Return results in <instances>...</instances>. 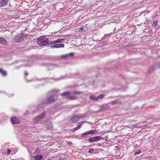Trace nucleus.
<instances>
[{
	"mask_svg": "<svg viewBox=\"0 0 160 160\" xmlns=\"http://www.w3.org/2000/svg\"><path fill=\"white\" fill-rule=\"evenodd\" d=\"M67 98L70 100H74L76 99V97L73 96H70L69 95L67 97Z\"/></svg>",
	"mask_w": 160,
	"mask_h": 160,
	"instance_id": "6ab92c4d",
	"label": "nucleus"
},
{
	"mask_svg": "<svg viewBox=\"0 0 160 160\" xmlns=\"http://www.w3.org/2000/svg\"><path fill=\"white\" fill-rule=\"evenodd\" d=\"M25 75L26 76H27L28 75V73L27 72H25Z\"/></svg>",
	"mask_w": 160,
	"mask_h": 160,
	"instance_id": "2f4dec72",
	"label": "nucleus"
},
{
	"mask_svg": "<svg viewBox=\"0 0 160 160\" xmlns=\"http://www.w3.org/2000/svg\"><path fill=\"white\" fill-rule=\"evenodd\" d=\"M11 121L13 124H18L20 122L18 119L15 117H12L11 118Z\"/></svg>",
	"mask_w": 160,
	"mask_h": 160,
	"instance_id": "0eeeda50",
	"label": "nucleus"
},
{
	"mask_svg": "<svg viewBox=\"0 0 160 160\" xmlns=\"http://www.w3.org/2000/svg\"><path fill=\"white\" fill-rule=\"evenodd\" d=\"M56 101V99L54 98L53 96H50L48 97L47 99L43 101L42 102L43 106H44L46 105L54 102Z\"/></svg>",
	"mask_w": 160,
	"mask_h": 160,
	"instance_id": "f257e3e1",
	"label": "nucleus"
},
{
	"mask_svg": "<svg viewBox=\"0 0 160 160\" xmlns=\"http://www.w3.org/2000/svg\"><path fill=\"white\" fill-rule=\"evenodd\" d=\"M61 58H68V54H66L65 55H62L61 56Z\"/></svg>",
	"mask_w": 160,
	"mask_h": 160,
	"instance_id": "b1692460",
	"label": "nucleus"
},
{
	"mask_svg": "<svg viewBox=\"0 0 160 160\" xmlns=\"http://www.w3.org/2000/svg\"><path fill=\"white\" fill-rule=\"evenodd\" d=\"M0 73H1L3 76H5L7 74L6 71L0 69Z\"/></svg>",
	"mask_w": 160,
	"mask_h": 160,
	"instance_id": "a211bd4d",
	"label": "nucleus"
},
{
	"mask_svg": "<svg viewBox=\"0 0 160 160\" xmlns=\"http://www.w3.org/2000/svg\"><path fill=\"white\" fill-rule=\"evenodd\" d=\"M97 131L96 130H89L84 133H82L81 135V137L82 138L85 137V136H87L89 134L93 135L97 133Z\"/></svg>",
	"mask_w": 160,
	"mask_h": 160,
	"instance_id": "20e7f679",
	"label": "nucleus"
},
{
	"mask_svg": "<svg viewBox=\"0 0 160 160\" xmlns=\"http://www.w3.org/2000/svg\"><path fill=\"white\" fill-rule=\"evenodd\" d=\"M68 143L69 144V145H71L72 144V142H68Z\"/></svg>",
	"mask_w": 160,
	"mask_h": 160,
	"instance_id": "72a5a7b5",
	"label": "nucleus"
},
{
	"mask_svg": "<svg viewBox=\"0 0 160 160\" xmlns=\"http://www.w3.org/2000/svg\"><path fill=\"white\" fill-rule=\"evenodd\" d=\"M26 37L25 34L23 33H21L15 37L14 40L17 42H20L23 40L24 38Z\"/></svg>",
	"mask_w": 160,
	"mask_h": 160,
	"instance_id": "f03ea898",
	"label": "nucleus"
},
{
	"mask_svg": "<svg viewBox=\"0 0 160 160\" xmlns=\"http://www.w3.org/2000/svg\"><path fill=\"white\" fill-rule=\"evenodd\" d=\"M98 145L99 146H102V145H101V144L100 143H98Z\"/></svg>",
	"mask_w": 160,
	"mask_h": 160,
	"instance_id": "f704fd0d",
	"label": "nucleus"
},
{
	"mask_svg": "<svg viewBox=\"0 0 160 160\" xmlns=\"http://www.w3.org/2000/svg\"><path fill=\"white\" fill-rule=\"evenodd\" d=\"M108 138H107L106 139H104V138H102L100 136H96L90 138L88 139V140L90 142H92L95 141L99 140H103L106 141Z\"/></svg>",
	"mask_w": 160,
	"mask_h": 160,
	"instance_id": "7ed1b4c3",
	"label": "nucleus"
},
{
	"mask_svg": "<svg viewBox=\"0 0 160 160\" xmlns=\"http://www.w3.org/2000/svg\"><path fill=\"white\" fill-rule=\"evenodd\" d=\"M105 38V35L102 38H101V40H104V39Z\"/></svg>",
	"mask_w": 160,
	"mask_h": 160,
	"instance_id": "473e14b6",
	"label": "nucleus"
},
{
	"mask_svg": "<svg viewBox=\"0 0 160 160\" xmlns=\"http://www.w3.org/2000/svg\"><path fill=\"white\" fill-rule=\"evenodd\" d=\"M153 70H154V68L153 67H151L149 69V70L150 71H153Z\"/></svg>",
	"mask_w": 160,
	"mask_h": 160,
	"instance_id": "7c9ffc66",
	"label": "nucleus"
},
{
	"mask_svg": "<svg viewBox=\"0 0 160 160\" xmlns=\"http://www.w3.org/2000/svg\"><path fill=\"white\" fill-rule=\"evenodd\" d=\"M104 96V94H101L97 97V101L100 100L103 98Z\"/></svg>",
	"mask_w": 160,
	"mask_h": 160,
	"instance_id": "4468645a",
	"label": "nucleus"
},
{
	"mask_svg": "<svg viewBox=\"0 0 160 160\" xmlns=\"http://www.w3.org/2000/svg\"><path fill=\"white\" fill-rule=\"evenodd\" d=\"M70 94V92H63L61 94V95L63 96H66V98H67V97Z\"/></svg>",
	"mask_w": 160,
	"mask_h": 160,
	"instance_id": "ddd939ff",
	"label": "nucleus"
},
{
	"mask_svg": "<svg viewBox=\"0 0 160 160\" xmlns=\"http://www.w3.org/2000/svg\"><path fill=\"white\" fill-rule=\"evenodd\" d=\"M11 152V150L10 149H8L7 151V154L8 155H9Z\"/></svg>",
	"mask_w": 160,
	"mask_h": 160,
	"instance_id": "c85d7f7f",
	"label": "nucleus"
},
{
	"mask_svg": "<svg viewBox=\"0 0 160 160\" xmlns=\"http://www.w3.org/2000/svg\"><path fill=\"white\" fill-rule=\"evenodd\" d=\"M141 152V151L140 150H139L138 151L135 152L134 153V155H137L140 154Z\"/></svg>",
	"mask_w": 160,
	"mask_h": 160,
	"instance_id": "a878e982",
	"label": "nucleus"
},
{
	"mask_svg": "<svg viewBox=\"0 0 160 160\" xmlns=\"http://www.w3.org/2000/svg\"><path fill=\"white\" fill-rule=\"evenodd\" d=\"M80 128H81V126L79 125L78 127H76V128H74L72 129V132H74L76 131V130H78Z\"/></svg>",
	"mask_w": 160,
	"mask_h": 160,
	"instance_id": "aec40b11",
	"label": "nucleus"
},
{
	"mask_svg": "<svg viewBox=\"0 0 160 160\" xmlns=\"http://www.w3.org/2000/svg\"><path fill=\"white\" fill-rule=\"evenodd\" d=\"M55 41H51V42H49V44H54V43H56V42H55Z\"/></svg>",
	"mask_w": 160,
	"mask_h": 160,
	"instance_id": "393cba45",
	"label": "nucleus"
},
{
	"mask_svg": "<svg viewBox=\"0 0 160 160\" xmlns=\"http://www.w3.org/2000/svg\"><path fill=\"white\" fill-rule=\"evenodd\" d=\"M105 35V38L107 37L108 36V35L107 34V35Z\"/></svg>",
	"mask_w": 160,
	"mask_h": 160,
	"instance_id": "c9c22d12",
	"label": "nucleus"
},
{
	"mask_svg": "<svg viewBox=\"0 0 160 160\" xmlns=\"http://www.w3.org/2000/svg\"><path fill=\"white\" fill-rule=\"evenodd\" d=\"M158 21H154L153 22L152 26H155L157 25Z\"/></svg>",
	"mask_w": 160,
	"mask_h": 160,
	"instance_id": "4be33fe9",
	"label": "nucleus"
},
{
	"mask_svg": "<svg viewBox=\"0 0 160 160\" xmlns=\"http://www.w3.org/2000/svg\"><path fill=\"white\" fill-rule=\"evenodd\" d=\"M39 150H37L35 152L34 154H38L39 153Z\"/></svg>",
	"mask_w": 160,
	"mask_h": 160,
	"instance_id": "cd10ccee",
	"label": "nucleus"
},
{
	"mask_svg": "<svg viewBox=\"0 0 160 160\" xmlns=\"http://www.w3.org/2000/svg\"><path fill=\"white\" fill-rule=\"evenodd\" d=\"M83 117V116L80 117L79 116H74L71 119V120L73 123H75V122H77L79 119L82 118Z\"/></svg>",
	"mask_w": 160,
	"mask_h": 160,
	"instance_id": "1a4fd4ad",
	"label": "nucleus"
},
{
	"mask_svg": "<svg viewBox=\"0 0 160 160\" xmlns=\"http://www.w3.org/2000/svg\"><path fill=\"white\" fill-rule=\"evenodd\" d=\"M90 99L94 101H97V97L94 95H92L90 97Z\"/></svg>",
	"mask_w": 160,
	"mask_h": 160,
	"instance_id": "2eb2a0df",
	"label": "nucleus"
},
{
	"mask_svg": "<svg viewBox=\"0 0 160 160\" xmlns=\"http://www.w3.org/2000/svg\"><path fill=\"white\" fill-rule=\"evenodd\" d=\"M0 43L4 45H6L8 44L6 40L4 38L2 37L0 38Z\"/></svg>",
	"mask_w": 160,
	"mask_h": 160,
	"instance_id": "9b49d317",
	"label": "nucleus"
},
{
	"mask_svg": "<svg viewBox=\"0 0 160 160\" xmlns=\"http://www.w3.org/2000/svg\"><path fill=\"white\" fill-rule=\"evenodd\" d=\"M45 39V37L44 36H41L40 37H39L37 39V42H38V41H43Z\"/></svg>",
	"mask_w": 160,
	"mask_h": 160,
	"instance_id": "f3484780",
	"label": "nucleus"
},
{
	"mask_svg": "<svg viewBox=\"0 0 160 160\" xmlns=\"http://www.w3.org/2000/svg\"><path fill=\"white\" fill-rule=\"evenodd\" d=\"M121 103V102H119V101H114L113 102H112V105H115L116 104H117V103Z\"/></svg>",
	"mask_w": 160,
	"mask_h": 160,
	"instance_id": "412c9836",
	"label": "nucleus"
},
{
	"mask_svg": "<svg viewBox=\"0 0 160 160\" xmlns=\"http://www.w3.org/2000/svg\"><path fill=\"white\" fill-rule=\"evenodd\" d=\"M46 115L45 112H43L42 113L40 114L38 116L36 117L35 119L36 121H39L43 118L45 117Z\"/></svg>",
	"mask_w": 160,
	"mask_h": 160,
	"instance_id": "6e6552de",
	"label": "nucleus"
},
{
	"mask_svg": "<svg viewBox=\"0 0 160 160\" xmlns=\"http://www.w3.org/2000/svg\"><path fill=\"white\" fill-rule=\"evenodd\" d=\"M64 39L63 38H58L55 40L56 43L62 42L64 40Z\"/></svg>",
	"mask_w": 160,
	"mask_h": 160,
	"instance_id": "dca6fc26",
	"label": "nucleus"
},
{
	"mask_svg": "<svg viewBox=\"0 0 160 160\" xmlns=\"http://www.w3.org/2000/svg\"><path fill=\"white\" fill-rule=\"evenodd\" d=\"M51 160V159H48V160Z\"/></svg>",
	"mask_w": 160,
	"mask_h": 160,
	"instance_id": "e433bc0d",
	"label": "nucleus"
},
{
	"mask_svg": "<svg viewBox=\"0 0 160 160\" xmlns=\"http://www.w3.org/2000/svg\"><path fill=\"white\" fill-rule=\"evenodd\" d=\"M68 57H72L74 56V53H71L68 54Z\"/></svg>",
	"mask_w": 160,
	"mask_h": 160,
	"instance_id": "5701e85b",
	"label": "nucleus"
},
{
	"mask_svg": "<svg viewBox=\"0 0 160 160\" xmlns=\"http://www.w3.org/2000/svg\"><path fill=\"white\" fill-rule=\"evenodd\" d=\"M49 39L48 38H45L44 40L41 41H38V44L40 46H45L49 42Z\"/></svg>",
	"mask_w": 160,
	"mask_h": 160,
	"instance_id": "39448f33",
	"label": "nucleus"
},
{
	"mask_svg": "<svg viewBox=\"0 0 160 160\" xmlns=\"http://www.w3.org/2000/svg\"><path fill=\"white\" fill-rule=\"evenodd\" d=\"M8 3L7 0H2L0 1V8L7 5Z\"/></svg>",
	"mask_w": 160,
	"mask_h": 160,
	"instance_id": "9d476101",
	"label": "nucleus"
},
{
	"mask_svg": "<svg viewBox=\"0 0 160 160\" xmlns=\"http://www.w3.org/2000/svg\"><path fill=\"white\" fill-rule=\"evenodd\" d=\"M64 47V44L63 43L61 44H57L54 43L50 46V47L52 48H63Z\"/></svg>",
	"mask_w": 160,
	"mask_h": 160,
	"instance_id": "423d86ee",
	"label": "nucleus"
},
{
	"mask_svg": "<svg viewBox=\"0 0 160 160\" xmlns=\"http://www.w3.org/2000/svg\"><path fill=\"white\" fill-rule=\"evenodd\" d=\"M74 94H80V93H81V92H74Z\"/></svg>",
	"mask_w": 160,
	"mask_h": 160,
	"instance_id": "c756f323",
	"label": "nucleus"
},
{
	"mask_svg": "<svg viewBox=\"0 0 160 160\" xmlns=\"http://www.w3.org/2000/svg\"><path fill=\"white\" fill-rule=\"evenodd\" d=\"M94 151V150L92 148H91L88 151L89 153L92 152Z\"/></svg>",
	"mask_w": 160,
	"mask_h": 160,
	"instance_id": "bb28decb",
	"label": "nucleus"
},
{
	"mask_svg": "<svg viewBox=\"0 0 160 160\" xmlns=\"http://www.w3.org/2000/svg\"><path fill=\"white\" fill-rule=\"evenodd\" d=\"M33 158H35L34 160H41L43 158V156L41 155L34 156Z\"/></svg>",
	"mask_w": 160,
	"mask_h": 160,
	"instance_id": "f8f14e48",
	"label": "nucleus"
}]
</instances>
